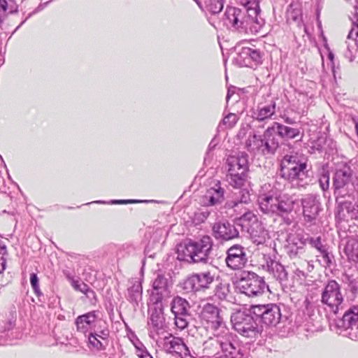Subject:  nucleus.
<instances>
[{
	"label": "nucleus",
	"mask_w": 358,
	"mask_h": 358,
	"mask_svg": "<svg viewBox=\"0 0 358 358\" xmlns=\"http://www.w3.org/2000/svg\"><path fill=\"white\" fill-rule=\"evenodd\" d=\"M276 134L287 141L300 136L301 130L299 128L273 122L271 127L264 131L262 136L257 134L250 136L245 142V146L249 152L254 154L273 155L279 146Z\"/></svg>",
	"instance_id": "f257e3e1"
},
{
	"label": "nucleus",
	"mask_w": 358,
	"mask_h": 358,
	"mask_svg": "<svg viewBox=\"0 0 358 358\" xmlns=\"http://www.w3.org/2000/svg\"><path fill=\"white\" fill-rule=\"evenodd\" d=\"M306 159L297 152H290L282 157L280 164L282 177L296 181V185L303 187L310 181L306 171Z\"/></svg>",
	"instance_id": "f03ea898"
},
{
	"label": "nucleus",
	"mask_w": 358,
	"mask_h": 358,
	"mask_svg": "<svg viewBox=\"0 0 358 358\" xmlns=\"http://www.w3.org/2000/svg\"><path fill=\"white\" fill-rule=\"evenodd\" d=\"M250 200V195L248 192L243 193L241 200L238 201H228L225 204V208L234 209V212H238L237 215H240V217L236 216L235 219H238L242 225H245L246 223H252L257 227L255 230L254 227L250 229V235L253 240V242L257 245L262 244L266 241L268 237V233L263 229L262 225L258 223L257 217L250 211H247L244 208V212L242 213L244 204L247 203Z\"/></svg>",
	"instance_id": "7ed1b4c3"
},
{
	"label": "nucleus",
	"mask_w": 358,
	"mask_h": 358,
	"mask_svg": "<svg viewBox=\"0 0 358 358\" xmlns=\"http://www.w3.org/2000/svg\"><path fill=\"white\" fill-rule=\"evenodd\" d=\"M258 202L263 213L284 219L293 210L294 206V201L291 197L286 194H278L274 191L260 194Z\"/></svg>",
	"instance_id": "20e7f679"
},
{
	"label": "nucleus",
	"mask_w": 358,
	"mask_h": 358,
	"mask_svg": "<svg viewBox=\"0 0 358 358\" xmlns=\"http://www.w3.org/2000/svg\"><path fill=\"white\" fill-rule=\"evenodd\" d=\"M234 329L241 335L250 338H256L263 331V327L257 323V319L248 310V313L238 311L231 317Z\"/></svg>",
	"instance_id": "39448f33"
},
{
	"label": "nucleus",
	"mask_w": 358,
	"mask_h": 358,
	"mask_svg": "<svg viewBox=\"0 0 358 358\" xmlns=\"http://www.w3.org/2000/svg\"><path fill=\"white\" fill-rule=\"evenodd\" d=\"M321 303L325 306L326 310L335 315L344 310V295L338 282L334 280L327 282L321 293Z\"/></svg>",
	"instance_id": "423d86ee"
},
{
	"label": "nucleus",
	"mask_w": 358,
	"mask_h": 358,
	"mask_svg": "<svg viewBox=\"0 0 358 358\" xmlns=\"http://www.w3.org/2000/svg\"><path fill=\"white\" fill-rule=\"evenodd\" d=\"M227 179L229 184L236 188L242 187L246 180L248 170V155L241 153L237 156H230L227 158Z\"/></svg>",
	"instance_id": "0eeeda50"
},
{
	"label": "nucleus",
	"mask_w": 358,
	"mask_h": 358,
	"mask_svg": "<svg viewBox=\"0 0 358 358\" xmlns=\"http://www.w3.org/2000/svg\"><path fill=\"white\" fill-rule=\"evenodd\" d=\"M213 242L208 236H204L197 241H190L182 249L184 259L188 258L194 263H206L212 250Z\"/></svg>",
	"instance_id": "6e6552de"
},
{
	"label": "nucleus",
	"mask_w": 358,
	"mask_h": 358,
	"mask_svg": "<svg viewBox=\"0 0 358 358\" xmlns=\"http://www.w3.org/2000/svg\"><path fill=\"white\" fill-rule=\"evenodd\" d=\"M259 10L257 8L239 9L232 25L233 31L239 32H250L252 34L259 31L264 24V20L258 18Z\"/></svg>",
	"instance_id": "1a4fd4ad"
},
{
	"label": "nucleus",
	"mask_w": 358,
	"mask_h": 358,
	"mask_svg": "<svg viewBox=\"0 0 358 358\" xmlns=\"http://www.w3.org/2000/svg\"><path fill=\"white\" fill-rule=\"evenodd\" d=\"M352 180V171L350 167L345 164L338 165L333 178L336 201L347 195L350 196L353 194L355 187Z\"/></svg>",
	"instance_id": "9d476101"
},
{
	"label": "nucleus",
	"mask_w": 358,
	"mask_h": 358,
	"mask_svg": "<svg viewBox=\"0 0 358 358\" xmlns=\"http://www.w3.org/2000/svg\"><path fill=\"white\" fill-rule=\"evenodd\" d=\"M268 288L264 278L253 272H247L236 283V289L249 297L262 295Z\"/></svg>",
	"instance_id": "9b49d317"
},
{
	"label": "nucleus",
	"mask_w": 358,
	"mask_h": 358,
	"mask_svg": "<svg viewBox=\"0 0 358 358\" xmlns=\"http://www.w3.org/2000/svg\"><path fill=\"white\" fill-rule=\"evenodd\" d=\"M251 314L268 326H275L281 318V313L278 306L274 303L266 305H253L249 308Z\"/></svg>",
	"instance_id": "f8f14e48"
},
{
	"label": "nucleus",
	"mask_w": 358,
	"mask_h": 358,
	"mask_svg": "<svg viewBox=\"0 0 358 358\" xmlns=\"http://www.w3.org/2000/svg\"><path fill=\"white\" fill-rule=\"evenodd\" d=\"M200 317L207 327L215 331L220 330L221 334L225 336L228 334V329L220 315V310L215 306L210 303L206 304L202 308Z\"/></svg>",
	"instance_id": "ddd939ff"
},
{
	"label": "nucleus",
	"mask_w": 358,
	"mask_h": 358,
	"mask_svg": "<svg viewBox=\"0 0 358 358\" xmlns=\"http://www.w3.org/2000/svg\"><path fill=\"white\" fill-rule=\"evenodd\" d=\"M215 273L213 271H204L193 273L184 282V289L187 292H197L208 289L215 280Z\"/></svg>",
	"instance_id": "4468645a"
},
{
	"label": "nucleus",
	"mask_w": 358,
	"mask_h": 358,
	"mask_svg": "<svg viewBox=\"0 0 358 358\" xmlns=\"http://www.w3.org/2000/svg\"><path fill=\"white\" fill-rule=\"evenodd\" d=\"M262 62L259 50L250 47H242L238 50L234 62L239 66L255 68Z\"/></svg>",
	"instance_id": "2eb2a0df"
},
{
	"label": "nucleus",
	"mask_w": 358,
	"mask_h": 358,
	"mask_svg": "<svg viewBox=\"0 0 358 358\" xmlns=\"http://www.w3.org/2000/svg\"><path fill=\"white\" fill-rule=\"evenodd\" d=\"M226 264L232 270L243 268L248 263L246 249L241 245H234L227 250Z\"/></svg>",
	"instance_id": "dca6fc26"
},
{
	"label": "nucleus",
	"mask_w": 358,
	"mask_h": 358,
	"mask_svg": "<svg viewBox=\"0 0 358 358\" xmlns=\"http://www.w3.org/2000/svg\"><path fill=\"white\" fill-rule=\"evenodd\" d=\"M342 321L345 335L352 340L358 339V306H354L346 311Z\"/></svg>",
	"instance_id": "f3484780"
},
{
	"label": "nucleus",
	"mask_w": 358,
	"mask_h": 358,
	"mask_svg": "<svg viewBox=\"0 0 358 358\" xmlns=\"http://www.w3.org/2000/svg\"><path fill=\"white\" fill-rule=\"evenodd\" d=\"M170 287L171 285L166 278L163 275H157L152 282V301L155 303H157L169 297L171 294Z\"/></svg>",
	"instance_id": "a211bd4d"
},
{
	"label": "nucleus",
	"mask_w": 358,
	"mask_h": 358,
	"mask_svg": "<svg viewBox=\"0 0 358 358\" xmlns=\"http://www.w3.org/2000/svg\"><path fill=\"white\" fill-rule=\"evenodd\" d=\"M303 214L305 220L311 222L315 220L320 211V202L313 194H308L301 199Z\"/></svg>",
	"instance_id": "6ab92c4d"
},
{
	"label": "nucleus",
	"mask_w": 358,
	"mask_h": 358,
	"mask_svg": "<svg viewBox=\"0 0 358 358\" xmlns=\"http://www.w3.org/2000/svg\"><path fill=\"white\" fill-rule=\"evenodd\" d=\"M102 324H106L105 322L97 320V315L95 311L89 312L83 315L78 316L76 320L77 329L79 331L85 333L92 327H102Z\"/></svg>",
	"instance_id": "aec40b11"
},
{
	"label": "nucleus",
	"mask_w": 358,
	"mask_h": 358,
	"mask_svg": "<svg viewBox=\"0 0 358 358\" xmlns=\"http://www.w3.org/2000/svg\"><path fill=\"white\" fill-rule=\"evenodd\" d=\"M149 335L155 341L164 332V318L163 314L157 310L152 311L148 322Z\"/></svg>",
	"instance_id": "412c9836"
},
{
	"label": "nucleus",
	"mask_w": 358,
	"mask_h": 358,
	"mask_svg": "<svg viewBox=\"0 0 358 358\" xmlns=\"http://www.w3.org/2000/svg\"><path fill=\"white\" fill-rule=\"evenodd\" d=\"M225 190L222 187L220 182L217 181L210 187L203 196V202L206 206H215L221 203L224 200Z\"/></svg>",
	"instance_id": "4be33fe9"
},
{
	"label": "nucleus",
	"mask_w": 358,
	"mask_h": 358,
	"mask_svg": "<svg viewBox=\"0 0 358 358\" xmlns=\"http://www.w3.org/2000/svg\"><path fill=\"white\" fill-rule=\"evenodd\" d=\"M287 252L290 257H295L303 251V246L306 244V238H303L301 234H289L287 238Z\"/></svg>",
	"instance_id": "5701e85b"
},
{
	"label": "nucleus",
	"mask_w": 358,
	"mask_h": 358,
	"mask_svg": "<svg viewBox=\"0 0 358 358\" xmlns=\"http://www.w3.org/2000/svg\"><path fill=\"white\" fill-rule=\"evenodd\" d=\"M213 231L216 238L228 241L238 236V231L234 225L226 222H217L213 227Z\"/></svg>",
	"instance_id": "b1692460"
},
{
	"label": "nucleus",
	"mask_w": 358,
	"mask_h": 358,
	"mask_svg": "<svg viewBox=\"0 0 358 358\" xmlns=\"http://www.w3.org/2000/svg\"><path fill=\"white\" fill-rule=\"evenodd\" d=\"M262 266L264 270L279 281H283L287 279V273L284 266L278 262L269 259L266 260V264H263Z\"/></svg>",
	"instance_id": "393cba45"
},
{
	"label": "nucleus",
	"mask_w": 358,
	"mask_h": 358,
	"mask_svg": "<svg viewBox=\"0 0 358 358\" xmlns=\"http://www.w3.org/2000/svg\"><path fill=\"white\" fill-rule=\"evenodd\" d=\"M275 108L276 103L274 101H271L267 105H259L252 117L259 122L271 119L275 113Z\"/></svg>",
	"instance_id": "a878e982"
},
{
	"label": "nucleus",
	"mask_w": 358,
	"mask_h": 358,
	"mask_svg": "<svg viewBox=\"0 0 358 358\" xmlns=\"http://www.w3.org/2000/svg\"><path fill=\"white\" fill-rule=\"evenodd\" d=\"M185 343L180 338L169 335L164 338L163 347L168 353L181 352V350L184 348Z\"/></svg>",
	"instance_id": "bb28decb"
},
{
	"label": "nucleus",
	"mask_w": 358,
	"mask_h": 358,
	"mask_svg": "<svg viewBox=\"0 0 358 358\" xmlns=\"http://www.w3.org/2000/svg\"><path fill=\"white\" fill-rule=\"evenodd\" d=\"M131 286L128 288V299L138 304L142 298V285L140 279H133L130 281Z\"/></svg>",
	"instance_id": "cd10ccee"
},
{
	"label": "nucleus",
	"mask_w": 358,
	"mask_h": 358,
	"mask_svg": "<svg viewBox=\"0 0 358 358\" xmlns=\"http://www.w3.org/2000/svg\"><path fill=\"white\" fill-rule=\"evenodd\" d=\"M222 340H210L213 343H215V345H220V348L222 349L223 352L225 353L224 356H227V358H234L232 355L235 353L236 348L234 345L230 342L229 339V334L227 335H224L221 334Z\"/></svg>",
	"instance_id": "c85d7f7f"
},
{
	"label": "nucleus",
	"mask_w": 358,
	"mask_h": 358,
	"mask_svg": "<svg viewBox=\"0 0 358 358\" xmlns=\"http://www.w3.org/2000/svg\"><path fill=\"white\" fill-rule=\"evenodd\" d=\"M344 252L350 260L358 261V239L350 238L346 242Z\"/></svg>",
	"instance_id": "c756f323"
},
{
	"label": "nucleus",
	"mask_w": 358,
	"mask_h": 358,
	"mask_svg": "<svg viewBox=\"0 0 358 358\" xmlns=\"http://www.w3.org/2000/svg\"><path fill=\"white\" fill-rule=\"evenodd\" d=\"M188 308V302L181 297L175 298L171 303V311L174 316L187 315Z\"/></svg>",
	"instance_id": "7c9ffc66"
},
{
	"label": "nucleus",
	"mask_w": 358,
	"mask_h": 358,
	"mask_svg": "<svg viewBox=\"0 0 358 358\" xmlns=\"http://www.w3.org/2000/svg\"><path fill=\"white\" fill-rule=\"evenodd\" d=\"M224 0H204L203 6L204 11L207 10L211 14L219 13L224 7Z\"/></svg>",
	"instance_id": "2f4dec72"
},
{
	"label": "nucleus",
	"mask_w": 358,
	"mask_h": 358,
	"mask_svg": "<svg viewBox=\"0 0 358 358\" xmlns=\"http://www.w3.org/2000/svg\"><path fill=\"white\" fill-rule=\"evenodd\" d=\"M239 9L236 7L227 8L222 20L224 24L229 29H231L234 22H236L235 18Z\"/></svg>",
	"instance_id": "473e14b6"
},
{
	"label": "nucleus",
	"mask_w": 358,
	"mask_h": 358,
	"mask_svg": "<svg viewBox=\"0 0 358 358\" xmlns=\"http://www.w3.org/2000/svg\"><path fill=\"white\" fill-rule=\"evenodd\" d=\"M342 210L345 209L352 219L358 220V201L354 205L350 201H338Z\"/></svg>",
	"instance_id": "72a5a7b5"
},
{
	"label": "nucleus",
	"mask_w": 358,
	"mask_h": 358,
	"mask_svg": "<svg viewBox=\"0 0 358 358\" xmlns=\"http://www.w3.org/2000/svg\"><path fill=\"white\" fill-rule=\"evenodd\" d=\"M90 345L96 350H101L108 345V341H103L95 333L90 334L88 338Z\"/></svg>",
	"instance_id": "f704fd0d"
},
{
	"label": "nucleus",
	"mask_w": 358,
	"mask_h": 358,
	"mask_svg": "<svg viewBox=\"0 0 358 358\" xmlns=\"http://www.w3.org/2000/svg\"><path fill=\"white\" fill-rule=\"evenodd\" d=\"M353 27L348 35V39L357 40L358 38V8H355V11L351 18Z\"/></svg>",
	"instance_id": "c9c22d12"
},
{
	"label": "nucleus",
	"mask_w": 358,
	"mask_h": 358,
	"mask_svg": "<svg viewBox=\"0 0 358 358\" xmlns=\"http://www.w3.org/2000/svg\"><path fill=\"white\" fill-rule=\"evenodd\" d=\"M238 117L235 113H229L224 117L222 122L220 123V127H224L225 128H232L235 126L238 120Z\"/></svg>",
	"instance_id": "e433bc0d"
},
{
	"label": "nucleus",
	"mask_w": 358,
	"mask_h": 358,
	"mask_svg": "<svg viewBox=\"0 0 358 358\" xmlns=\"http://www.w3.org/2000/svg\"><path fill=\"white\" fill-rule=\"evenodd\" d=\"M322 258V266L326 268H330L335 264L334 256L333 254L328 251L327 248L324 249L320 252Z\"/></svg>",
	"instance_id": "4c0bfd02"
},
{
	"label": "nucleus",
	"mask_w": 358,
	"mask_h": 358,
	"mask_svg": "<svg viewBox=\"0 0 358 358\" xmlns=\"http://www.w3.org/2000/svg\"><path fill=\"white\" fill-rule=\"evenodd\" d=\"M71 285L76 290L84 293L87 296H89L88 293L94 294V292L87 285L83 282H80L79 280H72Z\"/></svg>",
	"instance_id": "58836bf2"
},
{
	"label": "nucleus",
	"mask_w": 358,
	"mask_h": 358,
	"mask_svg": "<svg viewBox=\"0 0 358 358\" xmlns=\"http://www.w3.org/2000/svg\"><path fill=\"white\" fill-rule=\"evenodd\" d=\"M309 243L313 248H315L320 252H321L322 251L327 248L326 246L322 244L320 236L316 238H306V243Z\"/></svg>",
	"instance_id": "ea45409f"
},
{
	"label": "nucleus",
	"mask_w": 358,
	"mask_h": 358,
	"mask_svg": "<svg viewBox=\"0 0 358 358\" xmlns=\"http://www.w3.org/2000/svg\"><path fill=\"white\" fill-rule=\"evenodd\" d=\"M329 180L330 177L328 172H324L322 174H321L318 181L320 186L323 191H326L329 189Z\"/></svg>",
	"instance_id": "a19ab883"
},
{
	"label": "nucleus",
	"mask_w": 358,
	"mask_h": 358,
	"mask_svg": "<svg viewBox=\"0 0 358 358\" xmlns=\"http://www.w3.org/2000/svg\"><path fill=\"white\" fill-rule=\"evenodd\" d=\"M187 315H175V324L180 329H184L187 326Z\"/></svg>",
	"instance_id": "79ce46f5"
},
{
	"label": "nucleus",
	"mask_w": 358,
	"mask_h": 358,
	"mask_svg": "<svg viewBox=\"0 0 358 358\" xmlns=\"http://www.w3.org/2000/svg\"><path fill=\"white\" fill-rule=\"evenodd\" d=\"M8 3L6 0H0V25L7 16Z\"/></svg>",
	"instance_id": "37998d69"
},
{
	"label": "nucleus",
	"mask_w": 358,
	"mask_h": 358,
	"mask_svg": "<svg viewBox=\"0 0 358 358\" xmlns=\"http://www.w3.org/2000/svg\"><path fill=\"white\" fill-rule=\"evenodd\" d=\"M30 283L35 293L37 295H39L41 294V292L39 289L38 278L37 277V275L34 273H32L30 275Z\"/></svg>",
	"instance_id": "c03bdc74"
},
{
	"label": "nucleus",
	"mask_w": 358,
	"mask_h": 358,
	"mask_svg": "<svg viewBox=\"0 0 358 358\" xmlns=\"http://www.w3.org/2000/svg\"><path fill=\"white\" fill-rule=\"evenodd\" d=\"M288 18L299 23L301 21V12L299 9H294L288 13Z\"/></svg>",
	"instance_id": "a18cd8bd"
},
{
	"label": "nucleus",
	"mask_w": 358,
	"mask_h": 358,
	"mask_svg": "<svg viewBox=\"0 0 358 358\" xmlns=\"http://www.w3.org/2000/svg\"><path fill=\"white\" fill-rule=\"evenodd\" d=\"M216 338H210L207 341L204 343V346L206 349L210 348L213 347V351L216 350L220 345H217L215 343H213L210 340H220L219 338L221 337V332L215 334Z\"/></svg>",
	"instance_id": "49530a36"
},
{
	"label": "nucleus",
	"mask_w": 358,
	"mask_h": 358,
	"mask_svg": "<svg viewBox=\"0 0 358 358\" xmlns=\"http://www.w3.org/2000/svg\"><path fill=\"white\" fill-rule=\"evenodd\" d=\"M150 201L148 200H135V199H128V200H112L110 203L112 204H127V203H148Z\"/></svg>",
	"instance_id": "de8ad7c7"
},
{
	"label": "nucleus",
	"mask_w": 358,
	"mask_h": 358,
	"mask_svg": "<svg viewBox=\"0 0 358 358\" xmlns=\"http://www.w3.org/2000/svg\"><path fill=\"white\" fill-rule=\"evenodd\" d=\"M94 333L97 336H99V338L102 339L103 341H108V338L109 336V330L108 328L105 327L101 330H96Z\"/></svg>",
	"instance_id": "09e8293b"
},
{
	"label": "nucleus",
	"mask_w": 358,
	"mask_h": 358,
	"mask_svg": "<svg viewBox=\"0 0 358 358\" xmlns=\"http://www.w3.org/2000/svg\"><path fill=\"white\" fill-rule=\"evenodd\" d=\"M178 355H180L181 358H196L191 353L189 349L185 344L184 345V348L181 350V352H179Z\"/></svg>",
	"instance_id": "8fccbe9b"
},
{
	"label": "nucleus",
	"mask_w": 358,
	"mask_h": 358,
	"mask_svg": "<svg viewBox=\"0 0 358 358\" xmlns=\"http://www.w3.org/2000/svg\"><path fill=\"white\" fill-rule=\"evenodd\" d=\"M350 290L352 293L354 297L358 294V280H353L350 282Z\"/></svg>",
	"instance_id": "3c124183"
},
{
	"label": "nucleus",
	"mask_w": 358,
	"mask_h": 358,
	"mask_svg": "<svg viewBox=\"0 0 358 358\" xmlns=\"http://www.w3.org/2000/svg\"><path fill=\"white\" fill-rule=\"evenodd\" d=\"M227 289H222V288H217L215 295L220 299H224L227 296Z\"/></svg>",
	"instance_id": "603ef678"
},
{
	"label": "nucleus",
	"mask_w": 358,
	"mask_h": 358,
	"mask_svg": "<svg viewBox=\"0 0 358 358\" xmlns=\"http://www.w3.org/2000/svg\"><path fill=\"white\" fill-rule=\"evenodd\" d=\"M284 122L285 123L288 124H293L295 123V121L293 119H292V118H290L289 117H285L284 118Z\"/></svg>",
	"instance_id": "864d4df0"
},
{
	"label": "nucleus",
	"mask_w": 358,
	"mask_h": 358,
	"mask_svg": "<svg viewBox=\"0 0 358 358\" xmlns=\"http://www.w3.org/2000/svg\"><path fill=\"white\" fill-rule=\"evenodd\" d=\"M294 273L298 275L299 278H304L305 277V273L303 271H300L299 268L296 269V271H294Z\"/></svg>",
	"instance_id": "5fc2aeb1"
},
{
	"label": "nucleus",
	"mask_w": 358,
	"mask_h": 358,
	"mask_svg": "<svg viewBox=\"0 0 358 358\" xmlns=\"http://www.w3.org/2000/svg\"><path fill=\"white\" fill-rule=\"evenodd\" d=\"M194 1L196 2V3L197 4V6L200 8V10L201 11H204V7L203 6L202 2L200 0H194Z\"/></svg>",
	"instance_id": "6e6d98bb"
},
{
	"label": "nucleus",
	"mask_w": 358,
	"mask_h": 358,
	"mask_svg": "<svg viewBox=\"0 0 358 358\" xmlns=\"http://www.w3.org/2000/svg\"><path fill=\"white\" fill-rule=\"evenodd\" d=\"M141 358H152V357L148 352H144L140 355Z\"/></svg>",
	"instance_id": "4d7b16f0"
},
{
	"label": "nucleus",
	"mask_w": 358,
	"mask_h": 358,
	"mask_svg": "<svg viewBox=\"0 0 358 358\" xmlns=\"http://www.w3.org/2000/svg\"><path fill=\"white\" fill-rule=\"evenodd\" d=\"M232 93H233V92H231V90H228L227 95V101L229 100V98H230V96H231V94H232Z\"/></svg>",
	"instance_id": "13d9d810"
},
{
	"label": "nucleus",
	"mask_w": 358,
	"mask_h": 358,
	"mask_svg": "<svg viewBox=\"0 0 358 358\" xmlns=\"http://www.w3.org/2000/svg\"><path fill=\"white\" fill-rule=\"evenodd\" d=\"M204 219H206L209 215L208 212H203L201 213Z\"/></svg>",
	"instance_id": "bf43d9fd"
},
{
	"label": "nucleus",
	"mask_w": 358,
	"mask_h": 358,
	"mask_svg": "<svg viewBox=\"0 0 358 358\" xmlns=\"http://www.w3.org/2000/svg\"><path fill=\"white\" fill-rule=\"evenodd\" d=\"M215 146V144L213 143V141H212L210 144H209V146H208V149L209 150L210 149H213L214 147Z\"/></svg>",
	"instance_id": "052dcab7"
},
{
	"label": "nucleus",
	"mask_w": 358,
	"mask_h": 358,
	"mask_svg": "<svg viewBox=\"0 0 358 358\" xmlns=\"http://www.w3.org/2000/svg\"><path fill=\"white\" fill-rule=\"evenodd\" d=\"M43 9L42 6H39L34 13H36Z\"/></svg>",
	"instance_id": "680f3d73"
},
{
	"label": "nucleus",
	"mask_w": 358,
	"mask_h": 358,
	"mask_svg": "<svg viewBox=\"0 0 358 358\" xmlns=\"http://www.w3.org/2000/svg\"><path fill=\"white\" fill-rule=\"evenodd\" d=\"M284 145H285V147H287V148H288L289 149H291V148H292L291 145H290V144H289V143H288V144H285Z\"/></svg>",
	"instance_id": "e2e57ef3"
},
{
	"label": "nucleus",
	"mask_w": 358,
	"mask_h": 358,
	"mask_svg": "<svg viewBox=\"0 0 358 358\" xmlns=\"http://www.w3.org/2000/svg\"><path fill=\"white\" fill-rule=\"evenodd\" d=\"M94 203H105L104 201H94Z\"/></svg>",
	"instance_id": "0e129e2a"
},
{
	"label": "nucleus",
	"mask_w": 358,
	"mask_h": 358,
	"mask_svg": "<svg viewBox=\"0 0 358 358\" xmlns=\"http://www.w3.org/2000/svg\"><path fill=\"white\" fill-rule=\"evenodd\" d=\"M329 59H330L331 60H332V59H333V57H333V55H332L331 53H329Z\"/></svg>",
	"instance_id": "69168bd1"
},
{
	"label": "nucleus",
	"mask_w": 358,
	"mask_h": 358,
	"mask_svg": "<svg viewBox=\"0 0 358 358\" xmlns=\"http://www.w3.org/2000/svg\"><path fill=\"white\" fill-rule=\"evenodd\" d=\"M286 222H287V224H289V223H290V220H289V218H287V219H286Z\"/></svg>",
	"instance_id": "338daca9"
},
{
	"label": "nucleus",
	"mask_w": 358,
	"mask_h": 358,
	"mask_svg": "<svg viewBox=\"0 0 358 358\" xmlns=\"http://www.w3.org/2000/svg\"><path fill=\"white\" fill-rule=\"evenodd\" d=\"M357 1H358V0H357Z\"/></svg>",
	"instance_id": "774afa93"
}]
</instances>
